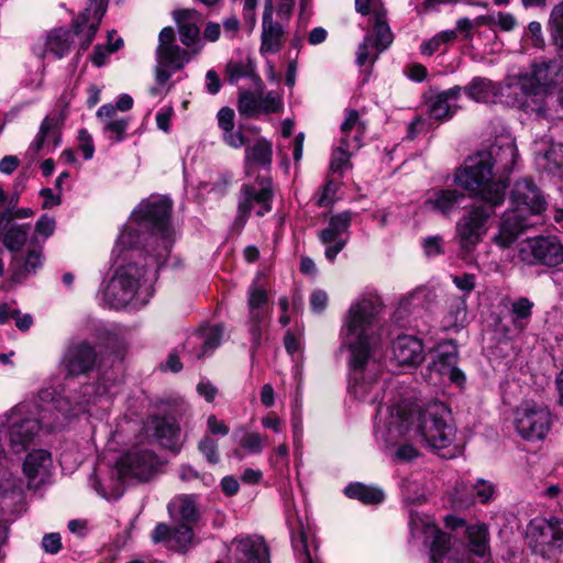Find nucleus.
<instances>
[{"instance_id":"obj_9","label":"nucleus","mask_w":563,"mask_h":563,"mask_svg":"<svg viewBox=\"0 0 563 563\" xmlns=\"http://www.w3.org/2000/svg\"><path fill=\"white\" fill-rule=\"evenodd\" d=\"M409 527L411 537L422 540L430 548L431 563H472L467 554L457 555L449 552L450 538L438 529L431 517L411 510Z\"/></svg>"},{"instance_id":"obj_10","label":"nucleus","mask_w":563,"mask_h":563,"mask_svg":"<svg viewBox=\"0 0 563 563\" xmlns=\"http://www.w3.org/2000/svg\"><path fill=\"white\" fill-rule=\"evenodd\" d=\"M146 272L136 263L121 265L102 290L103 302L112 309H122L132 302L146 303L145 299L139 298V289Z\"/></svg>"},{"instance_id":"obj_30","label":"nucleus","mask_w":563,"mask_h":563,"mask_svg":"<svg viewBox=\"0 0 563 563\" xmlns=\"http://www.w3.org/2000/svg\"><path fill=\"white\" fill-rule=\"evenodd\" d=\"M159 44L156 48L157 63L172 65L174 69H181L189 62V54L175 42V32L170 26L164 27L158 36Z\"/></svg>"},{"instance_id":"obj_13","label":"nucleus","mask_w":563,"mask_h":563,"mask_svg":"<svg viewBox=\"0 0 563 563\" xmlns=\"http://www.w3.org/2000/svg\"><path fill=\"white\" fill-rule=\"evenodd\" d=\"M365 125L356 110H346L345 120L341 124L340 145L333 151L330 162L332 173H342L350 165L352 153L362 146Z\"/></svg>"},{"instance_id":"obj_56","label":"nucleus","mask_w":563,"mask_h":563,"mask_svg":"<svg viewBox=\"0 0 563 563\" xmlns=\"http://www.w3.org/2000/svg\"><path fill=\"white\" fill-rule=\"evenodd\" d=\"M284 345L287 353L295 360L302 352V334L287 331L284 338Z\"/></svg>"},{"instance_id":"obj_63","label":"nucleus","mask_w":563,"mask_h":563,"mask_svg":"<svg viewBox=\"0 0 563 563\" xmlns=\"http://www.w3.org/2000/svg\"><path fill=\"white\" fill-rule=\"evenodd\" d=\"M78 140H79V148L82 151L85 159L92 158L93 153H95V146H93L92 137L88 133V131L85 129L79 130Z\"/></svg>"},{"instance_id":"obj_14","label":"nucleus","mask_w":563,"mask_h":563,"mask_svg":"<svg viewBox=\"0 0 563 563\" xmlns=\"http://www.w3.org/2000/svg\"><path fill=\"white\" fill-rule=\"evenodd\" d=\"M495 207L474 206L465 213L455 227V238L465 252L473 251L487 232V221Z\"/></svg>"},{"instance_id":"obj_24","label":"nucleus","mask_w":563,"mask_h":563,"mask_svg":"<svg viewBox=\"0 0 563 563\" xmlns=\"http://www.w3.org/2000/svg\"><path fill=\"white\" fill-rule=\"evenodd\" d=\"M223 331L224 329L220 324L201 327L187 338L183 350L192 358L199 360L209 356L220 345Z\"/></svg>"},{"instance_id":"obj_54","label":"nucleus","mask_w":563,"mask_h":563,"mask_svg":"<svg viewBox=\"0 0 563 563\" xmlns=\"http://www.w3.org/2000/svg\"><path fill=\"white\" fill-rule=\"evenodd\" d=\"M265 444V438L257 432H245L240 439V445L249 453L260 454Z\"/></svg>"},{"instance_id":"obj_59","label":"nucleus","mask_w":563,"mask_h":563,"mask_svg":"<svg viewBox=\"0 0 563 563\" xmlns=\"http://www.w3.org/2000/svg\"><path fill=\"white\" fill-rule=\"evenodd\" d=\"M475 495L482 504L489 503L495 495V486L490 482L478 479L474 485Z\"/></svg>"},{"instance_id":"obj_51","label":"nucleus","mask_w":563,"mask_h":563,"mask_svg":"<svg viewBox=\"0 0 563 563\" xmlns=\"http://www.w3.org/2000/svg\"><path fill=\"white\" fill-rule=\"evenodd\" d=\"M550 29L554 44L563 51V2L555 5L552 10Z\"/></svg>"},{"instance_id":"obj_12","label":"nucleus","mask_w":563,"mask_h":563,"mask_svg":"<svg viewBox=\"0 0 563 563\" xmlns=\"http://www.w3.org/2000/svg\"><path fill=\"white\" fill-rule=\"evenodd\" d=\"M528 538L533 552L550 559L563 551V520L534 518L528 526Z\"/></svg>"},{"instance_id":"obj_17","label":"nucleus","mask_w":563,"mask_h":563,"mask_svg":"<svg viewBox=\"0 0 563 563\" xmlns=\"http://www.w3.org/2000/svg\"><path fill=\"white\" fill-rule=\"evenodd\" d=\"M151 540L154 544H164L166 549L180 554H186L199 543L194 528L179 522L174 527L165 522L157 523L151 532Z\"/></svg>"},{"instance_id":"obj_33","label":"nucleus","mask_w":563,"mask_h":563,"mask_svg":"<svg viewBox=\"0 0 563 563\" xmlns=\"http://www.w3.org/2000/svg\"><path fill=\"white\" fill-rule=\"evenodd\" d=\"M199 497L192 494H184L174 497L167 505L170 518L179 523L197 525L201 518L198 506Z\"/></svg>"},{"instance_id":"obj_39","label":"nucleus","mask_w":563,"mask_h":563,"mask_svg":"<svg viewBox=\"0 0 563 563\" xmlns=\"http://www.w3.org/2000/svg\"><path fill=\"white\" fill-rule=\"evenodd\" d=\"M533 302L527 297H520L509 303V318L512 330L522 333L530 323Z\"/></svg>"},{"instance_id":"obj_50","label":"nucleus","mask_w":563,"mask_h":563,"mask_svg":"<svg viewBox=\"0 0 563 563\" xmlns=\"http://www.w3.org/2000/svg\"><path fill=\"white\" fill-rule=\"evenodd\" d=\"M455 37L456 31L454 30L441 31L438 34H435L432 38L423 42L420 46V52L423 55L431 56L441 47V45L453 41Z\"/></svg>"},{"instance_id":"obj_25","label":"nucleus","mask_w":563,"mask_h":563,"mask_svg":"<svg viewBox=\"0 0 563 563\" xmlns=\"http://www.w3.org/2000/svg\"><path fill=\"white\" fill-rule=\"evenodd\" d=\"M64 111L51 113L42 121L38 132L32 141L29 151L37 154L42 151L53 152L60 144L62 128L64 124Z\"/></svg>"},{"instance_id":"obj_23","label":"nucleus","mask_w":563,"mask_h":563,"mask_svg":"<svg viewBox=\"0 0 563 563\" xmlns=\"http://www.w3.org/2000/svg\"><path fill=\"white\" fill-rule=\"evenodd\" d=\"M485 155L486 164L493 169L496 177L503 176L506 181V175L509 174L518 158V151L515 142L509 137L496 140L487 151H481Z\"/></svg>"},{"instance_id":"obj_48","label":"nucleus","mask_w":563,"mask_h":563,"mask_svg":"<svg viewBox=\"0 0 563 563\" xmlns=\"http://www.w3.org/2000/svg\"><path fill=\"white\" fill-rule=\"evenodd\" d=\"M238 110L240 114L247 118L255 117L261 112L258 91L256 93L240 89Z\"/></svg>"},{"instance_id":"obj_58","label":"nucleus","mask_w":563,"mask_h":563,"mask_svg":"<svg viewBox=\"0 0 563 563\" xmlns=\"http://www.w3.org/2000/svg\"><path fill=\"white\" fill-rule=\"evenodd\" d=\"M422 247L428 257L440 255L444 252L441 235H430L422 240Z\"/></svg>"},{"instance_id":"obj_19","label":"nucleus","mask_w":563,"mask_h":563,"mask_svg":"<svg viewBox=\"0 0 563 563\" xmlns=\"http://www.w3.org/2000/svg\"><path fill=\"white\" fill-rule=\"evenodd\" d=\"M520 254L529 263H538L550 267L563 263V245L555 236L529 239Z\"/></svg>"},{"instance_id":"obj_21","label":"nucleus","mask_w":563,"mask_h":563,"mask_svg":"<svg viewBox=\"0 0 563 563\" xmlns=\"http://www.w3.org/2000/svg\"><path fill=\"white\" fill-rule=\"evenodd\" d=\"M228 551L234 563H271L268 545L257 534L235 537Z\"/></svg>"},{"instance_id":"obj_36","label":"nucleus","mask_w":563,"mask_h":563,"mask_svg":"<svg viewBox=\"0 0 563 563\" xmlns=\"http://www.w3.org/2000/svg\"><path fill=\"white\" fill-rule=\"evenodd\" d=\"M393 354L401 365H418L424 358L421 341L412 335H399L393 344Z\"/></svg>"},{"instance_id":"obj_43","label":"nucleus","mask_w":563,"mask_h":563,"mask_svg":"<svg viewBox=\"0 0 563 563\" xmlns=\"http://www.w3.org/2000/svg\"><path fill=\"white\" fill-rule=\"evenodd\" d=\"M537 165L550 174H556L563 167V144H552L544 153L536 156Z\"/></svg>"},{"instance_id":"obj_11","label":"nucleus","mask_w":563,"mask_h":563,"mask_svg":"<svg viewBox=\"0 0 563 563\" xmlns=\"http://www.w3.org/2000/svg\"><path fill=\"white\" fill-rule=\"evenodd\" d=\"M462 91L473 101L479 103L495 104L498 102L508 106H523V101L516 91V81L514 76H509L503 81H493L487 77L476 76L462 87Z\"/></svg>"},{"instance_id":"obj_22","label":"nucleus","mask_w":563,"mask_h":563,"mask_svg":"<svg viewBox=\"0 0 563 563\" xmlns=\"http://www.w3.org/2000/svg\"><path fill=\"white\" fill-rule=\"evenodd\" d=\"M86 12H81L78 18L73 22V29L74 31L65 30V29H55L52 30L47 36L45 42V53H51L56 58H63L65 55H67L70 51L71 44L74 42V35H76L80 40V46L82 49L88 48V46L91 44V42L85 46L84 43L88 35V27L93 20L95 16V10H90L89 13H87L88 22L82 23L81 29L82 32L80 34L77 33L75 23L79 18Z\"/></svg>"},{"instance_id":"obj_61","label":"nucleus","mask_w":563,"mask_h":563,"mask_svg":"<svg viewBox=\"0 0 563 563\" xmlns=\"http://www.w3.org/2000/svg\"><path fill=\"white\" fill-rule=\"evenodd\" d=\"M266 317H260L257 320L250 318L249 333L252 341V349H257L261 345L263 322Z\"/></svg>"},{"instance_id":"obj_42","label":"nucleus","mask_w":563,"mask_h":563,"mask_svg":"<svg viewBox=\"0 0 563 563\" xmlns=\"http://www.w3.org/2000/svg\"><path fill=\"white\" fill-rule=\"evenodd\" d=\"M373 43L378 53L384 52L393 43V33L386 21L385 12L375 11L373 24Z\"/></svg>"},{"instance_id":"obj_40","label":"nucleus","mask_w":563,"mask_h":563,"mask_svg":"<svg viewBox=\"0 0 563 563\" xmlns=\"http://www.w3.org/2000/svg\"><path fill=\"white\" fill-rule=\"evenodd\" d=\"M107 5H108L107 0H89V5L86 8V12L75 23L76 31L78 34H80L82 32V29H81L82 23L88 22L87 13H89L93 7L95 16L88 27V35L84 43L85 46H87L95 38L96 33L99 30L100 22L107 11Z\"/></svg>"},{"instance_id":"obj_31","label":"nucleus","mask_w":563,"mask_h":563,"mask_svg":"<svg viewBox=\"0 0 563 563\" xmlns=\"http://www.w3.org/2000/svg\"><path fill=\"white\" fill-rule=\"evenodd\" d=\"M457 355V346L453 342L439 344L432 368L441 375H446L451 382L462 385L465 382V375L456 367Z\"/></svg>"},{"instance_id":"obj_49","label":"nucleus","mask_w":563,"mask_h":563,"mask_svg":"<svg viewBox=\"0 0 563 563\" xmlns=\"http://www.w3.org/2000/svg\"><path fill=\"white\" fill-rule=\"evenodd\" d=\"M255 66L251 60L229 62L225 68L227 79L230 84H235L244 77H253Z\"/></svg>"},{"instance_id":"obj_28","label":"nucleus","mask_w":563,"mask_h":563,"mask_svg":"<svg viewBox=\"0 0 563 563\" xmlns=\"http://www.w3.org/2000/svg\"><path fill=\"white\" fill-rule=\"evenodd\" d=\"M53 465L52 455L46 450H34L30 452L23 463V473L27 478L29 488H37L45 484Z\"/></svg>"},{"instance_id":"obj_35","label":"nucleus","mask_w":563,"mask_h":563,"mask_svg":"<svg viewBox=\"0 0 563 563\" xmlns=\"http://www.w3.org/2000/svg\"><path fill=\"white\" fill-rule=\"evenodd\" d=\"M261 53H277L282 47L283 26L273 21V3L267 0L263 12Z\"/></svg>"},{"instance_id":"obj_62","label":"nucleus","mask_w":563,"mask_h":563,"mask_svg":"<svg viewBox=\"0 0 563 563\" xmlns=\"http://www.w3.org/2000/svg\"><path fill=\"white\" fill-rule=\"evenodd\" d=\"M405 500L408 504H421L426 500L423 493L418 492V485L411 482H406L402 486Z\"/></svg>"},{"instance_id":"obj_27","label":"nucleus","mask_w":563,"mask_h":563,"mask_svg":"<svg viewBox=\"0 0 563 563\" xmlns=\"http://www.w3.org/2000/svg\"><path fill=\"white\" fill-rule=\"evenodd\" d=\"M96 361L95 349L86 342L70 345L63 356V365L70 376L87 374L95 367Z\"/></svg>"},{"instance_id":"obj_53","label":"nucleus","mask_w":563,"mask_h":563,"mask_svg":"<svg viewBox=\"0 0 563 563\" xmlns=\"http://www.w3.org/2000/svg\"><path fill=\"white\" fill-rule=\"evenodd\" d=\"M378 55L379 53L375 49V45L373 43V36L366 35L358 46L356 53V64L358 66H364L367 62L374 64Z\"/></svg>"},{"instance_id":"obj_7","label":"nucleus","mask_w":563,"mask_h":563,"mask_svg":"<svg viewBox=\"0 0 563 563\" xmlns=\"http://www.w3.org/2000/svg\"><path fill=\"white\" fill-rule=\"evenodd\" d=\"M563 67L555 60L536 62L531 67L530 74L514 76L516 81V91L525 102L522 107L529 108L528 98L533 102L542 101V104L532 108L539 115L543 117L547 109L554 101V92L561 85Z\"/></svg>"},{"instance_id":"obj_57","label":"nucleus","mask_w":563,"mask_h":563,"mask_svg":"<svg viewBox=\"0 0 563 563\" xmlns=\"http://www.w3.org/2000/svg\"><path fill=\"white\" fill-rule=\"evenodd\" d=\"M291 429H292L294 446L296 450H298L302 445V437H303V424H302V419L300 416L299 406H296V408L292 409Z\"/></svg>"},{"instance_id":"obj_52","label":"nucleus","mask_w":563,"mask_h":563,"mask_svg":"<svg viewBox=\"0 0 563 563\" xmlns=\"http://www.w3.org/2000/svg\"><path fill=\"white\" fill-rule=\"evenodd\" d=\"M446 306L451 317L450 324H456L463 322L466 317V298L465 296H449L446 299Z\"/></svg>"},{"instance_id":"obj_37","label":"nucleus","mask_w":563,"mask_h":563,"mask_svg":"<svg viewBox=\"0 0 563 563\" xmlns=\"http://www.w3.org/2000/svg\"><path fill=\"white\" fill-rule=\"evenodd\" d=\"M173 15L178 24L181 43L187 47L195 45L200 34L199 27L196 24L200 20V14L196 10L184 9L174 11Z\"/></svg>"},{"instance_id":"obj_16","label":"nucleus","mask_w":563,"mask_h":563,"mask_svg":"<svg viewBox=\"0 0 563 563\" xmlns=\"http://www.w3.org/2000/svg\"><path fill=\"white\" fill-rule=\"evenodd\" d=\"M273 190L272 184L268 179H262L255 185H243L241 187V196L238 206V216L235 223L243 227L254 206L257 205L258 209L256 214L263 217L272 209Z\"/></svg>"},{"instance_id":"obj_20","label":"nucleus","mask_w":563,"mask_h":563,"mask_svg":"<svg viewBox=\"0 0 563 563\" xmlns=\"http://www.w3.org/2000/svg\"><path fill=\"white\" fill-rule=\"evenodd\" d=\"M157 468V459L152 451L137 450L121 456L117 472L121 479L148 481Z\"/></svg>"},{"instance_id":"obj_47","label":"nucleus","mask_w":563,"mask_h":563,"mask_svg":"<svg viewBox=\"0 0 563 563\" xmlns=\"http://www.w3.org/2000/svg\"><path fill=\"white\" fill-rule=\"evenodd\" d=\"M256 87L258 88V97L261 104V112L264 113H276L283 109L282 96L276 91H268L264 93L263 81L261 78H256Z\"/></svg>"},{"instance_id":"obj_44","label":"nucleus","mask_w":563,"mask_h":563,"mask_svg":"<svg viewBox=\"0 0 563 563\" xmlns=\"http://www.w3.org/2000/svg\"><path fill=\"white\" fill-rule=\"evenodd\" d=\"M273 148L266 140H258L253 146L245 150L246 164H256L260 166H269L272 164Z\"/></svg>"},{"instance_id":"obj_46","label":"nucleus","mask_w":563,"mask_h":563,"mask_svg":"<svg viewBox=\"0 0 563 563\" xmlns=\"http://www.w3.org/2000/svg\"><path fill=\"white\" fill-rule=\"evenodd\" d=\"M471 551L483 556L487 550L488 529L485 525H473L466 529Z\"/></svg>"},{"instance_id":"obj_1","label":"nucleus","mask_w":563,"mask_h":563,"mask_svg":"<svg viewBox=\"0 0 563 563\" xmlns=\"http://www.w3.org/2000/svg\"><path fill=\"white\" fill-rule=\"evenodd\" d=\"M377 418L376 438L387 445H395L409 434L420 438L429 448L441 451L452 444L456 434L451 410L441 401H431L420 408L401 398L386 410L379 407Z\"/></svg>"},{"instance_id":"obj_41","label":"nucleus","mask_w":563,"mask_h":563,"mask_svg":"<svg viewBox=\"0 0 563 563\" xmlns=\"http://www.w3.org/2000/svg\"><path fill=\"white\" fill-rule=\"evenodd\" d=\"M349 498L357 499L365 505H376L384 500V492L374 486H367L362 483H352L344 488Z\"/></svg>"},{"instance_id":"obj_18","label":"nucleus","mask_w":563,"mask_h":563,"mask_svg":"<svg viewBox=\"0 0 563 563\" xmlns=\"http://www.w3.org/2000/svg\"><path fill=\"white\" fill-rule=\"evenodd\" d=\"M353 219V212L346 210L332 216L327 228L322 229L318 236L325 246L324 255L329 262H333L338 254L345 247L349 241V229Z\"/></svg>"},{"instance_id":"obj_4","label":"nucleus","mask_w":563,"mask_h":563,"mask_svg":"<svg viewBox=\"0 0 563 563\" xmlns=\"http://www.w3.org/2000/svg\"><path fill=\"white\" fill-rule=\"evenodd\" d=\"M170 211L168 199L142 201L123 227L113 253L120 255L124 250H142L151 260L145 265L157 269L168 257L176 236L169 222Z\"/></svg>"},{"instance_id":"obj_34","label":"nucleus","mask_w":563,"mask_h":563,"mask_svg":"<svg viewBox=\"0 0 563 563\" xmlns=\"http://www.w3.org/2000/svg\"><path fill=\"white\" fill-rule=\"evenodd\" d=\"M465 198V194L457 189H433L427 194L424 208L442 216H449L461 206Z\"/></svg>"},{"instance_id":"obj_45","label":"nucleus","mask_w":563,"mask_h":563,"mask_svg":"<svg viewBox=\"0 0 563 563\" xmlns=\"http://www.w3.org/2000/svg\"><path fill=\"white\" fill-rule=\"evenodd\" d=\"M267 292L258 287H251L249 291V316L257 320L260 317H267Z\"/></svg>"},{"instance_id":"obj_5","label":"nucleus","mask_w":563,"mask_h":563,"mask_svg":"<svg viewBox=\"0 0 563 563\" xmlns=\"http://www.w3.org/2000/svg\"><path fill=\"white\" fill-rule=\"evenodd\" d=\"M510 202L512 208L503 213L498 232L493 238V242L500 249L510 247L531 225L529 216L541 214L548 206L540 188L528 177L515 183Z\"/></svg>"},{"instance_id":"obj_2","label":"nucleus","mask_w":563,"mask_h":563,"mask_svg":"<svg viewBox=\"0 0 563 563\" xmlns=\"http://www.w3.org/2000/svg\"><path fill=\"white\" fill-rule=\"evenodd\" d=\"M382 309L377 297H363L353 302L341 329V346L350 351L351 382L349 391L366 402H377L383 387L373 379H366L364 367L378 343V314Z\"/></svg>"},{"instance_id":"obj_60","label":"nucleus","mask_w":563,"mask_h":563,"mask_svg":"<svg viewBox=\"0 0 563 563\" xmlns=\"http://www.w3.org/2000/svg\"><path fill=\"white\" fill-rule=\"evenodd\" d=\"M56 222L54 218L43 214L40 217V219L36 221L35 224V231L38 235H42L44 239L49 238L53 235L55 231Z\"/></svg>"},{"instance_id":"obj_15","label":"nucleus","mask_w":563,"mask_h":563,"mask_svg":"<svg viewBox=\"0 0 563 563\" xmlns=\"http://www.w3.org/2000/svg\"><path fill=\"white\" fill-rule=\"evenodd\" d=\"M551 413L549 409L536 402H525L517 408L515 427L526 440L543 439L550 430Z\"/></svg>"},{"instance_id":"obj_6","label":"nucleus","mask_w":563,"mask_h":563,"mask_svg":"<svg viewBox=\"0 0 563 563\" xmlns=\"http://www.w3.org/2000/svg\"><path fill=\"white\" fill-rule=\"evenodd\" d=\"M485 157L479 152L470 156L464 165L456 169L454 183L490 207H498L505 200L507 183L503 176H495Z\"/></svg>"},{"instance_id":"obj_29","label":"nucleus","mask_w":563,"mask_h":563,"mask_svg":"<svg viewBox=\"0 0 563 563\" xmlns=\"http://www.w3.org/2000/svg\"><path fill=\"white\" fill-rule=\"evenodd\" d=\"M96 115L101 123L102 134L110 144H117L125 140L130 125L129 117L120 115L111 103L101 106Z\"/></svg>"},{"instance_id":"obj_8","label":"nucleus","mask_w":563,"mask_h":563,"mask_svg":"<svg viewBox=\"0 0 563 563\" xmlns=\"http://www.w3.org/2000/svg\"><path fill=\"white\" fill-rule=\"evenodd\" d=\"M30 227L27 224L12 223V220L2 224V243L4 247L13 253L11 262V279L21 284L30 275L42 268L44 263L43 246L36 240H31L26 252H20L29 239Z\"/></svg>"},{"instance_id":"obj_64","label":"nucleus","mask_w":563,"mask_h":563,"mask_svg":"<svg viewBox=\"0 0 563 563\" xmlns=\"http://www.w3.org/2000/svg\"><path fill=\"white\" fill-rule=\"evenodd\" d=\"M42 548L45 552L56 554L62 549V538L59 533H47L42 539Z\"/></svg>"},{"instance_id":"obj_38","label":"nucleus","mask_w":563,"mask_h":563,"mask_svg":"<svg viewBox=\"0 0 563 563\" xmlns=\"http://www.w3.org/2000/svg\"><path fill=\"white\" fill-rule=\"evenodd\" d=\"M154 435L163 446L174 452H179L180 428L174 418H156L154 420Z\"/></svg>"},{"instance_id":"obj_26","label":"nucleus","mask_w":563,"mask_h":563,"mask_svg":"<svg viewBox=\"0 0 563 563\" xmlns=\"http://www.w3.org/2000/svg\"><path fill=\"white\" fill-rule=\"evenodd\" d=\"M288 525L291 534V545L299 563H322L318 556V545L310 529L305 527L298 517L295 519L288 518Z\"/></svg>"},{"instance_id":"obj_55","label":"nucleus","mask_w":563,"mask_h":563,"mask_svg":"<svg viewBox=\"0 0 563 563\" xmlns=\"http://www.w3.org/2000/svg\"><path fill=\"white\" fill-rule=\"evenodd\" d=\"M198 449L210 464L219 462L218 443L210 437L206 435L201 439Z\"/></svg>"},{"instance_id":"obj_32","label":"nucleus","mask_w":563,"mask_h":563,"mask_svg":"<svg viewBox=\"0 0 563 563\" xmlns=\"http://www.w3.org/2000/svg\"><path fill=\"white\" fill-rule=\"evenodd\" d=\"M462 93L461 86H454L430 98L428 101L429 115L437 121H448L456 112L457 101Z\"/></svg>"},{"instance_id":"obj_3","label":"nucleus","mask_w":563,"mask_h":563,"mask_svg":"<svg viewBox=\"0 0 563 563\" xmlns=\"http://www.w3.org/2000/svg\"><path fill=\"white\" fill-rule=\"evenodd\" d=\"M111 393L107 386H100L96 389L93 385H85L81 388L80 396L74 399L57 393L53 387L44 388L38 393L40 418L29 416L27 405H18L9 412L0 416V430H3V437L9 440V445L14 453L25 451L38 434L41 428L51 430L59 426L56 417L53 421L47 418V413L53 410L60 412L65 418L76 416L86 409L90 402L95 401L96 396Z\"/></svg>"}]
</instances>
